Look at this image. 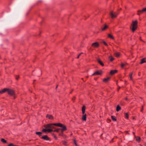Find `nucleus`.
Listing matches in <instances>:
<instances>
[{
	"mask_svg": "<svg viewBox=\"0 0 146 146\" xmlns=\"http://www.w3.org/2000/svg\"><path fill=\"white\" fill-rule=\"evenodd\" d=\"M53 123L48 124L47 125H45L44 126V127L46 129L51 128V129L54 128V127L53 126L54 125Z\"/></svg>",
	"mask_w": 146,
	"mask_h": 146,
	"instance_id": "nucleus-3",
	"label": "nucleus"
},
{
	"mask_svg": "<svg viewBox=\"0 0 146 146\" xmlns=\"http://www.w3.org/2000/svg\"><path fill=\"white\" fill-rule=\"evenodd\" d=\"M41 138L47 141L49 140V138L47 135H45L44 136H42Z\"/></svg>",
	"mask_w": 146,
	"mask_h": 146,
	"instance_id": "nucleus-9",
	"label": "nucleus"
},
{
	"mask_svg": "<svg viewBox=\"0 0 146 146\" xmlns=\"http://www.w3.org/2000/svg\"><path fill=\"white\" fill-rule=\"evenodd\" d=\"M103 43L106 46H108V44H107V43L106 42H105V41H103Z\"/></svg>",
	"mask_w": 146,
	"mask_h": 146,
	"instance_id": "nucleus-36",
	"label": "nucleus"
},
{
	"mask_svg": "<svg viewBox=\"0 0 146 146\" xmlns=\"http://www.w3.org/2000/svg\"><path fill=\"white\" fill-rule=\"evenodd\" d=\"M74 143L75 145L76 146H78V145L76 143V140H75V139L74 140Z\"/></svg>",
	"mask_w": 146,
	"mask_h": 146,
	"instance_id": "nucleus-34",
	"label": "nucleus"
},
{
	"mask_svg": "<svg viewBox=\"0 0 146 146\" xmlns=\"http://www.w3.org/2000/svg\"><path fill=\"white\" fill-rule=\"evenodd\" d=\"M98 62L102 66H104V65L102 61L100 59L98 60Z\"/></svg>",
	"mask_w": 146,
	"mask_h": 146,
	"instance_id": "nucleus-16",
	"label": "nucleus"
},
{
	"mask_svg": "<svg viewBox=\"0 0 146 146\" xmlns=\"http://www.w3.org/2000/svg\"><path fill=\"white\" fill-rule=\"evenodd\" d=\"M42 131L44 132H46L47 131V129H43L42 130Z\"/></svg>",
	"mask_w": 146,
	"mask_h": 146,
	"instance_id": "nucleus-33",
	"label": "nucleus"
},
{
	"mask_svg": "<svg viewBox=\"0 0 146 146\" xmlns=\"http://www.w3.org/2000/svg\"><path fill=\"white\" fill-rule=\"evenodd\" d=\"M81 54V53H80V54H79V55L77 57V58H79V56Z\"/></svg>",
	"mask_w": 146,
	"mask_h": 146,
	"instance_id": "nucleus-40",
	"label": "nucleus"
},
{
	"mask_svg": "<svg viewBox=\"0 0 146 146\" xmlns=\"http://www.w3.org/2000/svg\"><path fill=\"white\" fill-rule=\"evenodd\" d=\"M110 79V78L109 77H108L107 78L103 79V81L104 82H106L108 81Z\"/></svg>",
	"mask_w": 146,
	"mask_h": 146,
	"instance_id": "nucleus-14",
	"label": "nucleus"
},
{
	"mask_svg": "<svg viewBox=\"0 0 146 146\" xmlns=\"http://www.w3.org/2000/svg\"><path fill=\"white\" fill-rule=\"evenodd\" d=\"M132 27L131 29L133 32H134L137 28V21L135 20L132 21L131 24Z\"/></svg>",
	"mask_w": 146,
	"mask_h": 146,
	"instance_id": "nucleus-1",
	"label": "nucleus"
},
{
	"mask_svg": "<svg viewBox=\"0 0 146 146\" xmlns=\"http://www.w3.org/2000/svg\"><path fill=\"white\" fill-rule=\"evenodd\" d=\"M7 92L11 96H13L14 95V92L13 90H12L7 89Z\"/></svg>",
	"mask_w": 146,
	"mask_h": 146,
	"instance_id": "nucleus-4",
	"label": "nucleus"
},
{
	"mask_svg": "<svg viewBox=\"0 0 146 146\" xmlns=\"http://www.w3.org/2000/svg\"><path fill=\"white\" fill-rule=\"evenodd\" d=\"M82 117V119L83 121H86V114H83Z\"/></svg>",
	"mask_w": 146,
	"mask_h": 146,
	"instance_id": "nucleus-8",
	"label": "nucleus"
},
{
	"mask_svg": "<svg viewBox=\"0 0 146 146\" xmlns=\"http://www.w3.org/2000/svg\"><path fill=\"white\" fill-rule=\"evenodd\" d=\"M141 139L139 137H137L136 138V141L138 142H139L140 141Z\"/></svg>",
	"mask_w": 146,
	"mask_h": 146,
	"instance_id": "nucleus-29",
	"label": "nucleus"
},
{
	"mask_svg": "<svg viewBox=\"0 0 146 146\" xmlns=\"http://www.w3.org/2000/svg\"><path fill=\"white\" fill-rule=\"evenodd\" d=\"M125 118L128 119L129 118V115L127 113H125Z\"/></svg>",
	"mask_w": 146,
	"mask_h": 146,
	"instance_id": "nucleus-19",
	"label": "nucleus"
},
{
	"mask_svg": "<svg viewBox=\"0 0 146 146\" xmlns=\"http://www.w3.org/2000/svg\"><path fill=\"white\" fill-rule=\"evenodd\" d=\"M15 78L17 80H18L19 78V76H16Z\"/></svg>",
	"mask_w": 146,
	"mask_h": 146,
	"instance_id": "nucleus-38",
	"label": "nucleus"
},
{
	"mask_svg": "<svg viewBox=\"0 0 146 146\" xmlns=\"http://www.w3.org/2000/svg\"><path fill=\"white\" fill-rule=\"evenodd\" d=\"M63 144L65 146L67 145V142L66 141H63Z\"/></svg>",
	"mask_w": 146,
	"mask_h": 146,
	"instance_id": "nucleus-32",
	"label": "nucleus"
},
{
	"mask_svg": "<svg viewBox=\"0 0 146 146\" xmlns=\"http://www.w3.org/2000/svg\"><path fill=\"white\" fill-rule=\"evenodd\" d=\"M54 137H55V138H56V139H57V138L56 136H55Z\"/></svg>",
	"mask_w": 146,
	"mask_h": 146,
	"instance_id": "nucleus-42",
	"label": "nucleus"
},
{
	"mask_svg": "<svg viewBox=\"0 0 146 146\" xmlns=\"http://www.w3.org/2000/svg\"><path fill=\"white\" fill-rule=\"evenodd\" d=\"M125 100H127V98H125Z\"/></svg>",
	"mask_w": 146,
	"mask_h": 146,
	"instance_id": "nucleus-41",
	"label": "nucleus"
},
{
	"mask_svg": "<svg viewBox=\"0 0 146 146\" xmlns=\"http://www.w3.org/2000/svg\"><path fill=\"white\" fill-rule=\"evenodd\" d=\"M141 13L140 12H139V11H138V13L137 14L138 15H140V14L141 13Z\"/></svg>",
	"mask_w": 146,
	"mask_h": 146,
	"instance_id": "nucleus-39",
	"label": "nucleus"
},
{
	"mask_svg": "<svg viewBox=\"0 0 146 146\" xmlns=\"http://www.w3.org/2000/svg\"><path fill=\"white\" fill-rule=\"evenodd\" d=\"M139 12L141 13H143L144 12H146V8H145L141 10H139Z\"/></svg>",
	"mask_w": 146,
	"mask_h": 146,
	"instance_id": "nucleus-20",
	"label": "nucleus"
},
{
	"mask_svg": "<svg viewBox=\"0 0 146 146\" xmlns=\"http://www.w3.org/2000/svg\"><path fill=\"white\" fill-rule=\"evenodd\" d=\"M145 58H143L141 61V64H142L144 63H145Z\"/></svg>",
	"mask_w": 146,
	"mask_h": 146,
	"instance_id": "nucleus-25",
	"label": "nucleus"
},
{
	"mask_svg": "<svg viewBox=\"0 0 146 146\" xmlns=\"http://www.w3.org/2000/svg\"><path fill=\"white\" fill-rule=\"evenodd\" d=\"M1 141L4 143H7V141L4 139H1Z\"/></svg>",
	"mask_w": 146,
	"mask_h": 146,
	"instance_id": "nucleus-28",
	"label": "nucleus"
},
{
	"mask_svg": "<svg viewBox=\"0 0 146 146\" xmlns=\"http://www.w3.org/2000/svg\"><path fill=\"white\" fill-rule=\"evenodd\" d=\"M103 73V72L102 71H97L94 73L92 74V76H94L95 75H101Z\"/></svg>",
	"mask_w": 146,
	"mask_h": 146,
	"instance_id": "nucleus-6",
	"label": "nucleus"
},
{
	"mask_svg": "<svg viewBox=\"0 0 146 146\" xmlns=\"http://www.w3.org/2000/svg\"><path fill=\"white\" fill-rule=\"evenodd\" d=\"M111 118L112 120H113L114 121H115L116 120V119L115 118V117L114 116H111Z\"/></svg>",
	"mask_w": 146,
	"mask_h": 146,
	"instance_id": "nucleus-24",
	"label": "nucleus"
},
{
	"mask_svg": "<svg viewBox=\"0 0 146 146\" xmlns=\"http://www.w3.org/2000/svg\"><path fill=\"white\" fill-rule=\"evenodd\" d=\"M99 46V44L97 42L93 43L92 44V46L95 48H98Z\"/></svg>",
	"mask_w": 146,
	"mask_h": 146,
	"instance_id": "nucleus-5",
	"label": "nucleus"
},
{
	"mask_svg": "<svg viewBox=\"0 0 146 146\" xmlns=\"http://www.w3.org/2000/svg\"><path fill=\"white\" fill-rule=\"evenodd\" d=\"M52 131H53V130L51 128H50V129L47 128V131L48 132H52Z\"/></svg>",
	"mask_w": 146,
	"mask_h": 146,
	"instance_id": "nucleus-26",
	"label": "nucleus"
},
{
	"mask_svg": "<svg viewBox=\"0 0 146 146\" xmlns=\"http://www.w3.org/2000/svg\"><path fill=\"white\" fill-rule=\"evenodd\" d=\"M108 36L109 38H111L112 39H114V38L113 36L111 34H108Z\"/></svg>",
	"mask_w": 146,
	"mask_h": 146,
	"instance_id": "nucleus-17",
	"label": "nucleus"
},
{
	"mask_svg": "<svg viewBox=\"0 0 146 146\" xmlns=\"http://www.w3.org/2000/svg\"><path fill=\"white\" fill-rule=\"evenodd\" d=\"M7 88H4L0 91V94H3L6 91H7Z\"/></svg>",
	"mask_w": 146,
	"mask_h": 146,
	"instance_id": "nucleus-11",
	"label": "nucleus"
},
{
	"mask_svg": "<svg viewBox=\"0 0 146 146\" xmlns=\"http://www.w3.org/2000/svg\"><path fill=\"white\" fill-rule=\"evenodd\" d=\"M54 125L56 126L59 127H62V124L60 123H54L53 124Z\"/></svg>",
	"mask_w": 146,
	"mask_h": 146,
	"instance_id": "nucleus-10",
	"label": "nucleus"
},
{
	"mask_svg": "<svg viewBox=\"0 0 146 146\" xmlns=\"http://www.w3.org/2000/svg\"><path fill=\"white\" fill-rule=\"evenodd\" d=\"M46 117L50 119H52L53 118L52 116L49 115H47L46 116Z\"/></svg>",
	"mask_w": 146,
	"mask_h": 146,
	"instance_id": "nucleus-13",
	"label": "nucleus"
},
{
	"mask_svg": "<svg viewBox=\"0 0 146 146\" xmlns=\"http://www.w3.org/2000/svg\"><path fill=\"white\" fill-rule=\"evenodd\" d=\"M132 75H133V73H131L130 74V80H132Z\"/></svg>",
	"mask_w": 146,
	"mask_h": 146,
	"instance_id": "nucleus-30",
	"label": "nucleus"
},
{
	"mask_svg": "<svg viewBox=\"0 0 146 146\" xmlns=\"http://www.w3.org/2000/svg\"><path fill=\"white\" fill-rule=\"evenodd\" d=\"M117 70H111L110 73V74L112 75L114 74L117 73Z\"/></svg>",
	"mask_w": 146,
	"mask_h": 146,
	"instance_id": "nucleus-12",
	"label": "nucleus"
},
{
	"mask_svg": "<svg viewBox=\"0 0 146 146\" xmlns=\"http://www.w3.org/2000/svg\"><path fill=\"white\" fill-rule=\"evenodd\" d=\"M82 111L83 114H84L85 113V107L84 106H83L82 108Z\"/></svg>",
	"mask_w": 146,
	"mask_h": 146,
	"instance_id": "nucleus-15",
	"label": "nucleus"
},
{
	"mask_svg": "<svg viewBox=\"0 0 146 146\" xmlns=\"http://www.w3.org/2000/svg\"><path fill=\"white\" fill-rule=\"evenodd\" d=\"M126 64H123V63H122L121 64V67L123 68L124 67V66Z\"/></svg>",
	"mask_w": 146,
	"mask_h": 146,
	"instance_id": "nucleus-35",
	"label": "nucleus"
},
{
	"mask_svg": "<svg viewBox=\"0 0 146 146\" xmlns=\"http://www.w3.org/2000/svg\"><path fill=\"white\" fill-rule=\"evenodd\" d=\"M8 146H16V145H13V143H10V144H9L8 145Z\"/></svg>",
	"mask_w": 146,
	"mask_h": 146,
	"instance_id": "nucleus-37",
	"label": "nucleus"
},
{
	"mask_svg": "<svg viewBox=\"0 0 146 146\" xmlns=\"http://www.w3.org/2000/svg\"><path fill=\"white\" fill-rule=\"evenodd\" d=\"M121 109V108L120 106L119 105H117L116 108V111H119Z\"/></svg>",
	"mask_w": 146,
	"mask_h": 146,
	"instance_id": "nucleus-23",
	"label": "nucleus"
},
{
	"mask_svg": "<svg viewBox=\"0 0 146 146\" xmlns=\"http://www.w3.org/2000/svg\"><path fill=\"white\" fill-rule=\"evenodd\" d=\"M57 88V86H56V88Z\"/></svg>",
	"mask_w": 146,
	"mask_h": 146,
	"instance_id": "nucleus-44",
	"label": "nucleus"
},
{
	"mask_svg": "<svg viewBox=\"0 0 146 146\" xmlns=\"http://www.w3.org/2000/svg\"><path fill=\"white\" fill-rule=\"evenodd\" d=\"M62 128L61 129V135L63 134V131H64L66 130L67 129V128L66 126L65 125H62V126L61 127Z\"/></svg>",
	"mask_w": 146,
	"mask_h": 146,
	"instance_id": "nucleus-7",
	"label": "nucleus"
},
{
	"mask_svg": "<svg viewBox=\"0 0 146 146\" xmlns=\"http://www.w3.org/2000/svg\"><path fill=\"white\" fill-rule=\"evenodd\" d=\"M108 28V26L105 25L104 27L102 28V30L103 31L105 30Z\"/></svg>",
	"mask_w": 146,
	"mask_h": 146,
	"instance_id": "nucleus-18",
	"label": "nucleus"
},
{
	"mask_svg": "<svg viewBox=\"0 0 146 146\" xmlns=\"http://www.w3.org/2000/svg\"><path fill=\"white\" fill-rule=\"evenodd\" d=\"M110 14L112 19H114L116 18L118 15V13L117 12H115L113 11H111Z\"/></svg>",
	"mask_w": 146,
	"mask_h": 146,
	"instance_id": "nucleus-2",
	"label": "nucleus"
},
{
	"mask_svg": "<svg viewBox=\"0 0 146 146\" xmlns=\"http://www.w3.org/2000/svg\"><path fill=\"white\" fill-rule=\"evenodd\" d=\"M60 130V129H56L54 130V131L58 132Z\"/></svg>",
	"mask_w": 146,
	"mask_h": 146,
	"instance_id": "nucleus-31",
	"label": "nucleus"
},
{
	"mask_svg": "<svg viewBox=\"0 0 146 146\" xmlns=\"http://www.w3.org/2000/svg\"><path fill=\"white\" fill-rule=\"evenodd\" d=\"M114 54L116 57H119L120 55V53L119 52H115Z\"/></svg>",
	"mask_w": 146,
	"mask_h": 146,
	"instance_id": "nucleus-21",
	"label": "nucleus"
},
{
	"mask_svg": "<svg viewBox=\"0 0 146 146\" xmlns=\"http://www.w3.org/2000/svg\"><path fill=\"white\" fill-rule=\"evenodd\" d=\"M109 58L110 59V60L111 61H112L114 60V58L111 56H110L109 57Z\"/></svg>",
	"mask_w": 146,
	"mask_h": 146,
	"instance_id": "nucleus-27",
	"label": "nucleus"
},
{
	"mask_svg": "<svg viewBox=\"0 0 146 146\" xmlns=\"http://www.w3.org/2000/svg\"><path fill=\"white\" fill-rule=\"evenodd\" d=\"M36 134L38 135L39 136H40L42 134V133L40 132H36Z\"/></svg>",
	"mask_w": 146,
	"mask_h": 146,
	"instance_id": "nucleus-22",
	"label": "nucleus"
},
{
	"mask_svg": "<svg viewBox=\"0 0 146 146\" xmlns=\"http://www.w3.org/2000/svg\"><path fill=\"white\" fill-rule=\"evenodd\" d=\"M120 88V87H119V89H118V90H119Z\"/></svg>",
	"mask_w": 146,
	"mask_h": 146,
	"instance_id": "nucleus-43",
	"label": "nucleus"
}]
</instances>
